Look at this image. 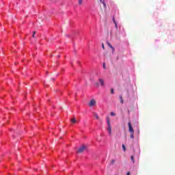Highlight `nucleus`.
Wrapping results in <instances>:
<instances>
[{
    "label": "nucleus",
    "instance_id": "obj_1",
    "mask_svg": "<svg viewBox=\"0 0 175 175\" xmlns=\"http://www.w3.org/2000/svg\"><path fill=\"white\" fill-rule=\"evenodd\" d=\"M85 148H87V146H85V145H83L82 146H81L79 148V149L77 150V152L79 154H81V152H84V150H85Z\"/></svg>",
    "mask_w": 175,
    "mask_h": 175
},
{
    "label": "nucleus",
    "instance_id": "obj_2",
    "mask_svg": "<svg viewBox=\"0 0 175 175\" xmlns=\"http://www.w3.org/2000/svg\"><path fill=\"white\" fill-rule=\"evenodd\" d=\"M128 125H129V131L130 132V133H134L135 131L133 130V127H132V124L131 123V122L128 123Z\"/></svg>",
    "mask_w": 175,
    "mask_h": 175
},
{
    "label": "nucleus",
    "instance_id": "obj_3",
    "mask_svg": "<svg viewBox=\"0 0 175 175\" xmlns=\"http://www.w3.org/2000/svg\"><path fill=\"white\" fill-rule=\"evenodd\" d=\"M95 105H96V101L94 99L91 100L89 103V106H90V107H92V106H95Z\"/></svg>",
    "mask_w": 175,
    "mask_h": 175
},
{
    "label": "nucleus",
    "instance_id": "obj_4",
    "mask_svg": "<svg viewBox=\"0 0 175 175\" xmlns=\"http://www.w3.org/2000/svg\"><path fill=\"white\" fill-rule=\"evenodd\" d=\"M107 131L109 136H111V126L110 124H108Z\"/></svg>",
    "mask_w": 175,
    "mask_h": 175
},
{
    "label": "nucleus",
    "instance_id": "obj_5",
    "mask_svg": "<svg viewBox=\"0 0 175 175\" xmlns=\"http://www.w3.org/2000/svg\"><path fill=\"white\" fill-rule=\"evenodd\" d=\"M119 98H120V103H122V105L124 103V98H122V95H120Z\"/></svg>",
    "mask_w": 175,
    "mask_h": 175
},
{
    "label": "nucleus",
    "instance_id": "obj_6",
    "mask_svg": "<svg viewBox=\"0 0 175 175\" xmlns=\"http://www.w3.org/2000/svg\"><path fill=\"white\" fill-rule=\"evenodd\" d=\"M93 116H94L96 120H99V116L96 113H93Z\"/></svg>",
    "mask_w": 175,
    "mask_h": 175
},
{
    "label": "nucleus",
    "instance_id": "obj_7",
    "mask_svg": "<svg viewBox=\"0 0 175 175\" xmlns=\"http://www.w3.org/2000/svg\"><path fill=\"white\" fill-rule=\"evenodd\" d=\"M99 82H100V84L102 86L105 85V82L103 81V79H99Z\"/></svg>",
    "mask_w": 175,
    "mask_h": 175
},
{
    "label": "nucleus",
    "instance_id": "obj_8",
    "mask_svg": "<svg viewBox=\"0 0 175 175\" xmlns=\"http://www.w3.org/2000/svg\"><path fill=\"white\" fill-rule=\"evenodd\" d=\"M113 24H115V27H116V29H118V26L117 25V22L116 21V20L114 18H113Z\"/></svg>",
    "mask_w": 175,
    "mask_h": 175
},
{
    "label": "nucleus",
    "instance_id": "obj_9",
    "mask_svg": "<svg viewBox=\"0 0 175 175\" xmlns=\"http://www.w3.org/2000/svg\"><path fill=\"white\" fill-rule=\"evenodd\" d=\"M134 135H135V132L131 133V135H130L131 139H133L135 137Z\"/></svg>",
    "mask_w": 175,
    "mask_h": 175
},
{
    "label": "nucleus",
    "instance_id": "obj_10",
    "mask_svg": "<svg viewBox=\"0 0 175 175\" xmlns=\"http://www.w3.org/2000/svg\"><path fill=\"white\" fill-rule=\"evenodd\" d=\"M76 119L75 118H72V119H71V122H72V124H76Z\"/></svg>",
    "mask_w": 175,
    "mask_h": 175
},
{
    "label": "nucleus",
    "instance_id": "obj_11",
    "mask_svg": "<svg viewBox=\"0 0 175 175\" xmlns=\"http://www.w3.org/2000/svg\"><path fill=\"white\" fill-rule=\"evenodd\" d=\"M131 161L133 162V163H135V158L133 157V156H131Z\"/></svg>",
    "mask_w": 175,
    "mask_h": 175
},
{
    "label": "nucleus",
    "instance_id": "obj_12",
    "mask_svg": "<svg viewBox=\"0 0 175 175\" xmlns=\"http://www.w3.org/2000/svg\"><path fill=\"white\" fill-rule=\"evenodd\" d=\"M107 125H110V120L109 119V118H107Z\"/></svg>",
    "mask_w": 175,
    "mask_h": 175
},
{
    "label": "nucleus",
    "instance_id": "obj_13",
    "mask_svg": "<svg viewBox=\"0 0 175 175\" xmlns=\"http://www.w3.org/2000/svg\"><path fill=\"white\" fill-rule=\"evenodd\" d=\"M122 147L124 151H126V148H125V145L122 144Z\"/></svg>",
    "mask_w": 175,
    "mask_h": 175
},
{
    "label": "nucleus",
    "instance_id": "obj_14",
    "mask_svg": "<svg viewBox=\"0 0 175 175\" xmlns=\"http://www.w3.org/2000/svg\"><path fill=\"white\" fill-rule=\"evenodd\" d=\"M79 5H81L83 3V0H78Z\"/></svg>",
    "mask_w": 175,
    "mask_h": 175
},
{
    "label": "nucleus",
    "instance_id": "obj_15",
    "mask_svg": "<svg viewBox=\"0 0 175 175\" xmlns=\"http://www.w3.org/2000/svg\"><path fill=\"white\" fill-rule=\"evenodd\" d=\"M103 3L105 9H106V3L105 1H103V3Z\"/></svg>",
    "mask_w": 175,
    "mask_h": 175
},
{
    "label": "nucleus",
    "instance_id": "obj_16",
    "mask_svg": "<svg viewBox=\"0 0 175 175\" xmlns=\"http://www.w3.org/2000/svg\"><path fill=\"white\" fill-rule=\"evenodd\" d=\"M36 33V31H33L32 38H35V34Z\"/></svg>",
    "mask_w": 175,
    "mask_h": 175
},
{
    "label": "nucleus",
    "instance_id": "obj_17",
    "mask_svg": "<svg viewBox=\"0 0 175 175\" xmlns=\"http://www.w3.org/2000/svg\"><path fill=\"white\" fill-rule=\"evenodd\" d=\"M107 44H108L109 47H110V49H111V47H113V46H111V44L109 42H107Z\"/></svg>",
    "mask_w": 175,
    "mask_h": 175
},
{
    "label": "nucleus",
    "instance_id": "obj_18",
    "mask_svg": "<svg viewBox=\"0 0 175 175\" xmlns=\"http://www.w3.org/2000/svg\"><path fill=\"white\" fill-rule=\"evenodd\" d=\"M111 116L112 117H114V116H116V114L114 113V112H111Z\"/></svg>",
    "mask_w": 175,
    "mask_h": 175
},
{
    "label": "nucleus",
    "instance_id": "obj_19",
    "mask_svg": "<svg viewBox=\"0 0 175 175\" xmlns=\"http://www.w3.org/2000/svg\"><path fill=\"white\" fill-rule=\"evenodd\" d=\"M111 50H112V53H114V51H115L114 47L111 46Z\"/></svg>",
    "mask_w": 175,
    "mask_h": 175
},
{
    "label": "nucleus",
    "instance_id": "obj_20",
    "mask_svg": "<svg viewBox=\"0 0 175 175\" xmlns=\"http://www.w3.org/2000/svg\"><path fill=\"white\" fill-rule=\"evenodd\" d=\"M103 67L104 69H106V64L105 63L103 64Z\"/></svg>",
    "mask_w": 175,
    "mask_h": 175
},
{
    "label": "nucleus",
    "instance_id": "obj_21",
    "mask_svg": "<svg viewBox=\"0 0 175 175\" xmlns=\"http://www.w3.org/2000/svg\"><path fill=\"white\" fill-rule=\"evenodd\" d=\"M111 94H114V90L113 89H111Z\"/></svg>",
    "mask_w": 175,
    "mask_h": 175
},
{
    "label": "nucleus",
    "instance_id": "obj_22",
    "mask_svg": "<svg viewBox=\"0 0 175 175\" xmlns=\"http://www.w3.org/2000/svg\"><path fill=\"white\" fill-rule=\"evenodd\" d=\"M102 48L105 50V44H102Z\"/></svg>",
    "mask_w": 175,
    "mask_h": 175
},
{
    "label": "nucleus",
    "instance_id": "obj_23",
    "mask_svg": "<svg viewBox=\"0 0 175 175\" xmlns=\"http://www.w3.org/2000/svg\"><path fill=\"white\" fill-rule=\"evenodd\" d=\"M114 162H115L114 160H111V163H112V164L114 163Z\"/></svg>",
    "mask_w": 175,
    "mask_h": 175
},
{
    "label": "nucleus",
    "instance_id": "obj_24",
    "mask_svg": "<svg viewBox=\"0 0 175 175\" xmlns=\"http://www.w3.org/2000/svg\"><path fill=\"white\" fill-rule=\"evenodd\" d=\"M100 3H103V2H105L103 0H100Z\"/></svg>",
    "mask_w": 175,
    "mask_h": 175
},
{
    "label": "nucleus",
    "instance_id": "obj_25",
    "mask_svg": "<svg viewBox=\"0 0 175 175\" xmlns=\"http://www.w3.org/2000/svg\"><path fill=\"white\" fill-rule=\"evenodd\" d=\"M96 85H97V87H99V83H96Z\"/></svg>",
    "mask_w": 175,
    "mask_h": 175
},
{
    "label": "nucleus",
    "instance_id": "obj_26",
    "mask_svg": "<svg viewBox=\"0 0 175 175\" xmlns=\"http://www.w3.org/2000/svg\"><path fill=\"white\" fill-rule=\"evenodd\" d=\"M126 175H131V174L129 172H127Z\"/></svg>",
    "mask_w": 175,
    "mask_h": 175
},
{
    "label": "nucleus",
    "instance_id": "obj_27",
    "mask_svg": "<svg viewBox=\"0 0 175 175\" xmlns=\"http://www.w3.org/2000/svg\"><path fill=\"white\" fill-rule=\"evenodd\" d=\"M57 57L59 58V55H57Z\"/></svg>",
    "mask_w": 175,
    "mask_h": 175
}]
</instances>
